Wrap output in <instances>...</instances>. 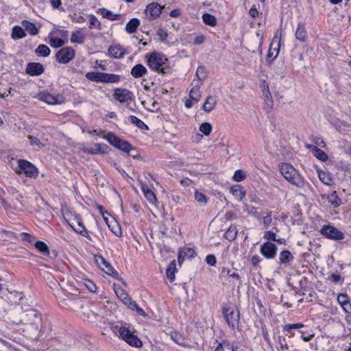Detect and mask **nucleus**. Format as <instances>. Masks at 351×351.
Returning <instances> with one entry per match:
<instances>
[{
  "label": "nucleus",
  "instance_id": "obj_1",
  "mask_svg": "<svg viewBox=\"0 0 351 351\" xmlns=\"http://www.w3.org/2000/svg\"><path fill=\"white\" fill-rule=\"evenodd\" d=\"M278 167L281 175L291 184L298 188H303L305 186L306 181L291 164L282 162L279 164Z\"/></svg>",
  "mask_w": 351,
  "mask_h": 351
},
{
  "label": "nucleus",
  "instance_id": "obj_2",
  "mask_svg": "<svg viewBox=\"0 0 351 351\" xmlns=\"http://www.w3.org/2000/svg\"><path fill=\"white\" fill-rule=\"evenodd\" d=\"M147 64L151 69L163 75L170 73L171 71L168 59L159 52H152L148 57Z\"/></svg>",
  "mask_w": 351,
  "mask_h": 351
},
{
  "label": "nucleus",
  "instance_id": "obj_3",
  "mask_svg": "<svg viewBox=\"0 0 351 351\" xmlns=\"http://www.w3.org/2000/svg\"><path fill=\"white\" fill-rule=\"evenodd\" d=\"M222 315L227 324L232 329L239 327L240 320L239 311L229 303L222 306Z\"/></svg>",
  "mask_w": 351,
  "mask_h": 351
},
{
  "label": "nucleus",
  "instance_id": "obj_4",
  "mask_svg": "<svg viewBox=\"0 0 351 351\" xmlns=\"http://www.w3.org/2000/svg\"><path fill=\"white\" fill-rule=\"evenodd\" d=\"M21 322L30 325L36 331H38L42 322L41 314L34 308L24 310L21 315Z\"/></svg>",
  "mask_w": 351,
  "mask_h": 351
},
{
  "label": "nucleus",
  "instance_id": "obj_5",
  "mask_svg": "<svg viewBox=\"0 0 351 351\" xmlns=\"http://www.w3.org/2000/svg\"><path fill=\"white\" fill-rule=\"evenodd\" d=\"M115 293L118 298L125 304L127 305L128 308L134 311L135 310L138 315L146 317L145 312L140 308L136 302L133 301L129 294L121 287L114 289Z\"/></svg>",
  "mask_w": 351,
  "mask_h": 351
},
{
  "label": "nucleus",
  "instance_id": "obj_6",
  "mask_svg": "<svg viewBox=\"0 0 351 351\" xmlns=\"http://www.w3.org/2000/svg\"><path fill=\"white\" fill-rule=\"evenodd\" d=\"M104 138L111 145L124 152L129 153L132 149V146L128 141L121 139L112 132L107 133Z\"/></svg>",
  "mask_w": 351,
  "mask_h": 351
},
{
  "label": "nucleus",
  "instance_id": "obj_7",
  "mask_svg": "<svg viewBox=\"0 0 351 351\" xmlns=\"http://www.w3.org/2000/svg\"><path fill=\"white\" fill-rule=\"evenodd\" d=\"M119 337L127 342L130 346L140 348L142 346V341L138 337L134 335L127 327L121 326L119 328Z\"/></svg>",
  "mask_w": 351,
  "mask_h": 351
},
{
  "label": "nucleus",
  "instance_id": "obj_8",
  "mask_svg": "<svg viewBox=\"0 0 351 351\" xmlns=\"http://www.w3.org/2000/svg\"><path fill=\"white\" fill-rule=\"evenodd\" d=\"M319 232L326 238L334 241H341L345 238V235L341 231L330 225H324Z\"/></svg>",
  "mask_w": 351,
  "mask_h": 351
},
{
  "label": "nucleus",
  "instance_id": "obj_9",
  "mask_svg": "<svg viewBox=\"0 0 351 351\" xmlns=\"http://www.w3.org/2000/svg\"><path fill=\"white\" fill-rule=\"evenodd\" d=\"M75 51L71 47L60 49L56 53V60L61 64L69 62L75 57Z\"/></svg>",
  "mask_w": 351,
  "mask_h": 351
},
{
  "label": "nucleus",
  "instance_id": "obj_10",
  "mask_svg": "<svg viewBox=\"0 0 351 351\" xmlns=\"http://www.w3.org/2000/svg\"><path fill=\"white\" fill-rule=\"evenodd\" d=\"M113 91V98L120 103L132 101L134 99L133 93L126 88H116Z\"/></svg>",
  "mask_w": 351,
  "mask_h": 351
},
{
  "label": "nucleus",
  "instance_id": "obj_11",
  "mask_svg": "<svg viewBox=\"0 0 351 351\" xmlns=\"http://www.w3.org/2000/svg\"><path fill=\"white\" fill-rule=\"evenodd\" d=\"M19 167L23 173L29 178H36L38 176V171L37 168L30 162L26 160H19Z\"/></svg>",
  "mask_w": 351,
  "mask_h": 351
},
{
  "label": "nucleus",
  "instance_id": "obj_12",
  "mask_svg": "<svg viewBox=\"0 0 351 351\" xmlns=\"http://www.w3.org/2000/svg\"><path fill=\"white\" fill-rule=\"evenodd\" d=\"M277 246L269 241L263 243L260 247L261 254L267 259H273L277 253Z\"/></svg>",
  "mask_w": 351,
  "mask_h": 351
},
{
  "label": "nucleus",
  "instance_id": "obj_13",
  "mask_svg": "<svg viewBox=\"0 0 351 351\" xmlns=\"http://www.w3.org/2000/svg\"><path fill=\"white\" fill-rule=\"evenodd\" d=\"M163 7L156 2L149 3L145 11L147 19L149 20L156 19L162 13Z\"/></svg>",
  "mask_w": 351,
  "mask_h": 351
},
{
  "label": "nucleus",
  "instance_id": "obj_14",
  "mask_svg": "<svg viewBox=\"0 0 351 351\" xmlns=\"http://www.w3.org/2000/svg\"><path fill=\"white\" fill-rule=\"evenodd\" d=\"M37 97L39 100L50 105L62 104L63 97L61 95L54 96L47 92H41L38 94Z\"/></svg>",
  "mask_w": 351,
  "mask_h": 351
},
{
  "label": "nucleus",
  "instance_id": "obj_15",
  "mask_svg": "<svg viewBox=\"0 0 351 351\" xmlns=\"http://www.w3.org/2000/svg\"><path fill=\"white\" fill-rule=\"evenodd\" d=\"M263 95L264 96V110L267 112H270L274 106V101L271 93L269 89V86L265 83V81L263 83Z\"/></svg>",
  "mask_w": 351,
  "mask_h": 351
},
{
  "label": "nucleus",
  "instance_id": "obj_16",
  "mask_svg": "<svg viewBox=\"0 0 351 351\" xmlns=\"http://www.w3.org/2000/svg\"><path fill=\"white\" fill-rule=\"evenodd\" d=\"M96 261L98 263L99 266H104L105 269H103L105 272L118 279L119 274L118 272L112 267V266L102 256H98L96 257Z\"/></svg>",
  "mask_w": 351,
  "mask_h": 351
},
{
  "label": "nucleus",
  "instance_id": "obj_17",
  "mask_svg": "<svg viewBox=\"0 0 351 351\" xmlns=\"http://www.w3.org/2000/svg\"><path fill=\"white\" fill-rule=\"evenodd\" d=\"M25 71L29 75L38 76L44 72V67L39 62H30L27 64Z\"/></svg>",
  "mask_w": 351,
  "mask_h": 351
},
{
  "label": "nucleus",
  "instance_id": "obj_18",
  "mask_svg": "<svg viewBox=\"0 0 351 351\" xmlns=\"http://www.w3.org/2000/svg\"><path fill=\"white\" fill-rule=\"evenodd\" d=\"M108 53L110 57L114 58H121L125 54V50L119 44L110 45L108 48Z\"/></svg>",
  "mask_w": 351,
  "mask_h": 351
},
{
  "label": "nucleus",
  "instance_id": "obj_19",
  "mask_svg": "<svg viewBox=\"0 0 351 351\" xmlns=\"http://www.w3.org/2000/svg\"><path fill=\"white\" fill-rule=\"evenodd\" d=\"M293 260V256L288 250H282L279 254V263L280 265L287 266Z\"/></svg>",
  "mask_w": 351,
  "mask_h": 351
},
{
  "label": "nucleus",
  "instance_id": "obj_20",
  "mask_svg": "<svg viewBox=\"0 0 351 351\" xmlns=\"http://www.w3.org/2000/svg\"><path fill=\"white\" fill-rule=\"evenodd\" d=\"M196 255L195 250L192 248L186 247L182 250H180L178 252V262L180 265L184 258H191Z\"/></svg>",
  "mask_w": 351,
  "mask_h": 351
},
{
  "label": "nucleus",
  "instance_id": "obj_21",
  "mask_svg": "<svg viewBox=\"0 0 351 351\" xmlns=\"http://www.w3.org/2000/svg\"><path fill=\"white\" fill-rule=\"evenodd\" d=\"M147 72V70L145 66L141 64H137L132 67L130 73L134 78H140L145 75Z\"/></svg>",
  "mask_w": 351,
  "mask_h": 351
},
{
  "label": "nucleus",
  "instance_id": "obj_22",
  "mask_svg": "<svg viewBox=\"0 0 351 351\" xmlns=\"http://www.w3.org/2000/svg\"><path fill=\"white\" fill-rule=\"evenodd\" d=\"M75 219L76 220L78 226L81 228V229H75L73 227V229L78 234H81L83 237H85L90 241L91 240V237L89 236L88 230H86L85 226L83 224L82 218L76 215L75 216Z\"/></svg>",
  "mask_w": 351,
  "mask_h": 351
},
{
  "label": "nucleus",
  "instance_id": "obj_23",
  "mask_svg": "<svg viewBox=\"0 0 351 351\" xmlns=\"http://www.w3.org/2000/svg\"><path fill=\"white\" fill-rule=\"evenodd\" d=\"M306 35L307 33L305 25L302 23H299L295 33V38L299 41L304 43L306 41Z\"/></svg>",
  "mask_w": 351,
  "mask_h": 351
},
{
  "label": "nucleus",
  "instance_id": "obj_24",
  "mask_svg": "<svg viewBox=\"0 0 351 351\" xmlns=\"http://www.w3.org/2000/svg\"><path fill=\"white\" fill-rule=\"evenodd\" d=\"M217 104V99L215 96H208L203 104V110L206 112H211Z\"/></svg>",
  "mask_w": 351,
  "mask_h": 351
},
{
  "label": "nucleus",
  "instance_id": "obj_25",
  "mask_svg": "<svg viewBox=\"0 0 351 351\" xmlns=\"http://www.w3.org/2000/svg\"><path fill=\"white\" fill-rule=\"evenodd\" d=\"M230 193L239 201L242 200L245 195V192L243 191L241 185H234L230 188Z\"/></svg>",
  "mask_w": 351,
  "mask_h": 351
},
{
  "label": "nucleus",
  "instance_id": "obj_26",
  "mask_svg": "<svg viewBox=\"0 0 351 351\" xmlns=\"http://www.w3.org/2000/svg\"><path fill=\"white\" fill-rule=\"evenodd\" d=\"M99 12L104 18L111 21L119 20L121 18V14H114L112 12L104 8L99 9Z\"/></svg>",
  "mask_w": 351,
  "mask_h": 351
},
{
  "label": "nucleus",
  "instance_id": "obj_27",
  "mask_svg": "<svg viewBox=\"0 0 351 351\" xmlns=\"http://www.w3.org/2000/svg\"><path fill=\"white\" fill-rule=\"evenodd\" d=\"M310 147H311V152L316 158L322 162H325L328 160V156L323 150L318 148L317 146H311Z\"/></svg>",
  "mask_w": 351,
  "mask_h": 351
},
{
  "label": "nucleus",
  "instance_id": "obj_28",
  "mask_svg": "<svg viewBox=\"0 0 351 351\" xmlns=\"http://www.w3.org/2000/svg\"><path fill=\"white\" fill-rule=\"evenodd\" d=\"M70 40L72 43L83 44L85 41V36L80 30H76L72 32Z\"/></svg>",
  "mask_w": 351,
  "mask_h": 351
},
{
  "label": "nucleus",
  "instance_id": "obj_29",
  "mask_svg": "<svg viewBox=\"0 0 351 351\" xmlns=\"http://www.w3.org/2000/svg\"><path fill=\"white\" fill-rule=\"evenodd\" d=\"M121 77L119 75L113 73H103V83H118L121 81Z\"/></svg>",
  "mask_w": 351,
  "mask_h": 351
},
{
  "label": "nucleus",
  "instance_id": "obj_30",
  "mask_svg": "<svg viewBox=\"0 0 351 351\" xmlns=\"http://www.w3.org/2000/svg\"><path fill=\"white\" fill-rule=\"evenodd\" d=\"M22 25L25 29L26 31L29 32V34L32 36H35L38 34V29L36 27V25L32 22L27 20H23L22 21Z\"/></svg>",
  "mask_w": 351,
  "mask_h": 351
},
{
  "label": "nucleus",
  "instance_id": "obj_31",
  "mask_svg": "<svg viewBox=\"0 0 351 351\" xmlns=\"http://www.w3.org/2000/svg\"><path fill=\"white\" fill-rule=\"evenodd\" d=\"M217 344L214 351H232L234 349L233 345L228 341H223L218 342L216 341Z\"/></svg>",
  "mask_w": 351,
  "mask_h": 351
},
{
  "label": "nucleus",
  "instance_id": "obj_32",
  "mask_svg": "<svg viewBox=\"0 0 351 351\" xmlns=\"http://www.w3.org/2000/svg\"><path fill=\"white\" fill-rule=\"evenodd\" d=\"M139 25H140V21L138 19H136V18L132 19L126 24L125 31L129 34L134 33L136 31Z\"/></svg>",
  "mask_w": 351,
  "mask_h": 351
},
{
  "label": "nucleus",
  "instance_id": "obj_33",
  "mask_svg": "<svg viewBox=\"0 0 351 351\" xmlns=\"http://www.w3.org/2000/svg\"><path fill=\"white\" fill-rule=\"evenodd\" d=\"M103 73L98 71L88 72L86 74V77L95 82H103Z\"/></svg>",
  "mask_w": 351,
  "mask_h": 351
},
{
  "label": "nucleus",
  "instance_id": "obj_34",
  "mask_svg": "<svg viewBox=\"0 0 351 351\" xmlns=\"http://www.w3.org/2000/svg\"><path fill=\"white\" fill-rule=\"evenodd\" d=\"M26 34L21 27L16 25L12 28L11 36L13 39H21L24 38Z\"/></svg>",
  "mask_w": 351,
  "mask_h": 351
},
{
  "label": "nucleus",
  "instance_id": "obj_35",
  "mask_svg": "<svg viewBox=\"0 0 351 351\" xmlns=\"http://www.w3.org/2000/svg\"><path fill=\"white\" fill-rule=\"evenodd\" d=\"M237 235V229L234 226H231L224 234V238L229 241H233L236 239Z\"/></svg>",
  "mask_w": 351,
  "mask_h": 351
},
{
  "label": "nucleus",
  "instance_id": "obj_36",
  "mask_svg": "<svg viewBox=\"0 0 351 351\" xmlns=\"http://www.w3.org/2000/svg\"><path fill=\"white\" fill-rule=\"evenodd\" d=\"M128 119L132 124L135 125L139 129L145 130H149L148 126L143 121H141V119L137 118L136 116L130 115L128 117Z\"/></svg>",
  "mask_w": 351,
  "mask_h": 351
},
{
  "label": "nucleus",
  "instance_id": "obj_37",
  "mask_svg": "<svg viewBox=\"0 0 351 351\" xmlns=\"http://www.w3.org/2000/svg\"><path fill=\"white\" fill-rule=\"evenodd\" d=\"M36 250L43 255L49 254V249L45 243L41 241H36L34 244Z\"/></svg>",
  "mask_w": 351,
  "mask_h": 351
},
{
  "label": "nucleus",
  "instance_id": "obj_38",
  "mask_svg": "<svg viewBox=\"0 0 351 351\" xmlns=\"http://www.w3.org/2000/svg\"><path fill=\"white\" fill-rule=\"evenodd\" d=\"M202 20L206 25H210L211 27H215L217 25L216 17L210 14H204L202 15Z\"/></svg>",
  "mask_w": 351,
  "mask_h": 351
},
{
  "label": "nucleus",
  "instance_id": "obj_39",
  "mask_svg": "<svg viewBox=\"0 0 351 351\" xmlns=\"http://www.w3.org/2000/svg\"><path fill=\"white\" fill-rule=\"evenodd\" d=\"M189 97L191 100L195 102L199 101L201 97L200 86L199 85L194 86L191 88L189 93Z\"/></svg>",
  "mask_w": 351,
  "mask_h": 351
},
{
  "label": "nucleus",
  "instance_id": "obj_40",
  "mask_svg": "<svg viewBox=\"0 0 351 351\" xmlns=\"http://www.w3.org/2000/svg\"><path fill=\"white\" fill-rule=\"evenodd\" d=\"M318 176L322 182H323L326 185H330L332 180L330 176V174L328 172L324 171H318Z\"/></svg>",
  "mask_w": 351,
  "mask_h": 351
},
{
  "label": "nucleus",
  "instance_id": "obj_41",
  "mask_svg": "<svg viewBox=\"0 0 351 351\" xmlns=\"http://www.w3.org/2000/svg\"><path fill=\"white\" fill-rule=\"evenodd\" d=\"M50 49L45 45H39L36 49L35 53L38 56L47 57L50 54Z\"/></svg>",
  "mask_w": 351,
  "mask_h": 351
},
{
  "label": "nucleus",
  "instance_id": "obj_42",
  "mask_svg": "<svg viewBox=\"0 0 351 351\" xmlns=\"http://www.w3.org/2000/svg\"><path fill=\"white\" fill-rule=\"evenodd\" d=\"M328 199L334 208H337L340 205L341 199L337 196L335 191L332 192L328 196Z\"/></svg>",
  "mask_w": 351,
  "mask_h": 351
},
{
  "label": "nucleus",
  "instance_id": "obj_43",
  "mask_svg": "<svg viewBox=\"0 0 351 351\" xmlns=\"http://www.w3.org/2000/svg\"><path fill=\"white\" fill-rule=\"evenodd\" d=\"M176 263L175 261H172L167 269V276L171 282L175 279Z\"/></svg>",
  "mask_w": 351,
  "mask_h": 351
},
{
  "label": "nucleus",
  "instance_id": "obj_44",
  "mask_svg": "<svg viewBox=\"0 0 351 351\" xmlns=\"http://www.w3.org/2000/svg\"><path fill=\"white\" fill-rule=\"evenodd\" d=\"M88 17H89V20H90L89 28L90 29H97L98 30H100L101 29V23L99 21L97 18L93 14L89 15Z\"/></svg>",
  "mask_w": 351,
  "mask_h": 351
},
{
  "label": "nucleus",
  "instance_id": "obj_45",
  "mask_svg": "<svg viewBox=\"0 0 351 351\" xmlns=\"http://www.w3.org/2000/svg\"><path fill=\"white\" fill-rule=\"evenodd\" d=\"M85 152L90 154H96L98 153H104V151L101 150V145L95 143L93 146L88 147L85 149Z\"/></svg>",
  "mask_w": 351,
  "mask_h": 351
},
{
  "label": "nucleus",
  "instance_id": "obj_46",
  "mask_svg": "<svg viewBox=\"0 0 351 351\" xmlns=\"http://www.w3.org/2000/svg\"><path fill=\"white\" fill-rule=\"evenodd\" d=\"M212 129L211 124L208 122L203 123L199 126V131L206 136H208L210 134Z\"/></svg>",
  "mask_w": 351,
  "mask_h": 351
},
{
  "label": "nucleus",
  "instance_id": "obj_47",
  "mask_svg": "<svg viewBox=\"0 0 351 351\" xmlns=\"http://www.w3.org/2000/svg\"><path fill=\"white\" fill-rule=\"evenodd\" d=\"M196 76L199 80L203 81L207 77V72L204 66H199L196 71Z\"/></svg>",
  "mask_w": 351,
  "mask_h": 351
},
{
  "label": "nucleus",
  "instance_id": "obj_48",
  "mask_svg": "<svg viewBox=\"0 0 351 351\" xmlns=\"http://www.w3.org/2000/svg\"><path fill=\"white\" fill-rule=\"evenodd\" d=\"M20 237H21V240H23V241H25L27 242V243L30 244V245H33L34 244V241H35V237L28 233H26V232H22L21 234H20Z\"/></svg>",
  "mask_w": 351,
  "mask_h": 351
},
{
  "label": "nucleus",
  "instance_id": "obj_49",
  "mask_svg": "<svg viewBox=\"0 0 351 351\" xmlns=\"http://www.w3.org/2000/svg\"><path fill=\"white\" fill-rule=\"evenodd\" d=\"M246 178V173L241 169L237 170L233 176V180L236 182H241Z\"/></svg>",
  "mask_w": 351,
  "mask_h": 351
},
{
  "label": "nucleus",
  "instance_id": "obj_50",
  "mask_svg": "<svg viewBox=\"0 0 351 351\" xmlns=\"http://www.w3.org/2000/svg\"><path fill=\"white\" fill-rule=\"evenodd\" d=\"M49 43L51 47L58 48V47H60L63 46L64 45V41L62 38L56 37V38H52L50 40Z\"/></svg>",
  "mask_w": 351,
  "mask_h": 351
},
{
  "label": "nucleus",
  "instance_id": "obj_51",
  "mask_svg": "<svg viewBox=\"0 0 351 351\" xmlns=\"http://www.w3.org/2000/svg\"><path fill=\"white\" fill-rule=\"evenodd\" d=\"M304 326L303 324L296 323V324H286L284 326L283 331L284 332H290L292 329H299Z\"/></svg>",
  "mask_w": 351,
  "mask_h": 351
},
{
  "label": "nucleus",
  "instance_id": "obj_52",
  "mask_svg": "<svg viewBox=\"0 0 351 351\" xmlns=\"http://www.w3.org/2000/svg\"><path fill=\"white\" fill-rule=\"evenodd\" d=\"M144 195L150 203L153 204L156 202V197L151 189H146Z\"/></svg>",
  "mask_w": 351,
  "mask_h": 351
},
{
  "label": "nucleus",
  "instance_id": "obj_53",
  "mask_svg": "<svg viewBox=\"0 0 351 351\" xmlns=\"http://www.w3.org/2000/svg\"><path fill=\"white\" fill-rule=\"evenodd\" d=\"M195 199L199 203L204 204H206L207 203V197L202 193L196 191L195 193Z\"/></svg>",
  "mask_w": 351,
  "mask_h": 351
},
{
  "label": "nucleus",
  "instance_id": "obj_54",
  "mask_svg": "<svg viewBox=\"0 0 351 351\" xmlns=\"http://www.w3.org/2000/svg\"><path fill=\"white\" fill-rule=\"evenodd\" d=\"M28 139L31 145H36L39 147H43L44 145L40 141V140L33 136H28Z\"/></svg>",
  "mask_w": 351,
  "mask_h": 351
},
{
  "label": "nucleus",
  "instance_id": "obj_55",
  "mask_svg": "<svg viewBox=\"0 0 351 351\" xmlns=\"http://www.w3.org/2000/svg\"><path fill=\"white\" fill-rule=\"evenodd\" d=\"M263 238L267 240V241H274L275 240H276V234L274 232L270 231V230L265 232Z\"/></svg>",
  "mask_w": 351,
  "mask_h": 351
},
{
  "label": "nucleus",
  "instance_id": "obj_56",
  "mask_svg": "<svg viewBox=\"0 0 351 351\" xmlns=\"http://www.w3.org/2000/svg\"><path fill=\"white\" fill-rule=\"evenodd\" d=\"M337 301H338L339 304L342 306L344 305V304L347 303L350 300L346 294L340 293L337 296Z\"/></svg>",
  "mask_w": 351,
  "mask_h": 351
},
{
  "label": "nucleus",
  "instance_id": "obj_57",
  "mask_svg": "<svg viewBox=\"0 0 351 351\" xmlns=\"http://www.w3.org/2000/svg\"><path fill=\"white\" fill-rule=\"evenodd\" d=\"M96 208L99 211L100 214L102 215L104 220L108 223V217L107 215H109V213L104 209V208L99 204L96 205Z\"/></svg>",
  "mask_w": 351,
  "mask_h": 351
},
{
  "label": "nucleus",
  "instance_id": "obj_58",
  "mask_svg": "<svg viewBox=\"0 0 351 351\" xmlns=\"http://www.w3.org/2000/svg\"><path fill=\"white\" fill-rule=\"evenodd\" d=\"M157 35L159 36L160 40L162 41H165L168 36L167 30L162 28H160L158 30Z\"/></svg>",
  "mask_w": 351,
  "mask_h": 351
},
{
  "label": "nucleus",
  "instance_id": "obj_59",
  "mask_svg": "<svg viewBox=\"0 0 351 351\" xmlns=\"http://www.w3.org/2000/svg\"><path fill=\"white\" fill-rule=\"evenodd\" d=\"M274 51H275V53H274V51L271 50V48L270 47L269 49V51H268V53H267V59H274L275 58L277 57V56L278 55V52H279V44H278V48L277 49H274Z\"/></svg>",
  "mask_w": 351,
  "mask_h": 351
},
{
  "label": "nucleus",
  "instance_id": "obj_60",
  "mask_svg": "<svg viewBox=\"0 0 351 351\" xmlns=\"http://www.w3.org/2000/svg\"><path fill=\"white\" fill-rule=\"evenodd\" d=\"M206 262L210 266H214L216 264V258L213 254H209L206 257Z\"/></svg>",
  "mask_w": 351,
  "mask_h": 351
},
{
  "label": "nucleus",
  "instance_id": "obj_61",
  "mask_svg": "<svg viewBox=\"0 0 351 351\" xmlns=\"http://www.w3.org/2000/svg\"><path fill=\"white\" fill-rule=\"evenodd\" d=\"M313 142L317 145V146H319L321 147H324L326 146V143L324 142V141L322 138H319V137H314L313 138Z\"/></svg>",
  "mask_w": 351,
  "mask_h": 351
},
{
  "label": "nucleus",
  "instance_id": "obj_62",
  "mask_svg": "<svg viewBox=\"0 0 351 351\" xmlns=\"http://www.w3.org/2000/svg\"><path fill=\"white\" fill-rule=\"evenodd\" d=\"M278 343L280 344V348L282 350H287L288 346L286 342V339L284 337L279 336L278 337Z\"/></svg>",
  "mask_w": 351,
  "mask_h": 351
},
{
  "label": "nucleus",
  "instance_id": "obj_63",
  "mask_svg": "<svg viewBox=\"0 0 351 351\" xmlns=\"http://www.w3.org/2000/svg\"><path fill=\"white\" fill-rule=\"evenodd\" d=\"M263 223L265 226L267 227L271 223V212L267 213V215L263 217Z\"/></svg>",
  "mask_w": 351,
  "mask_h": 351
},
{
  "label": "nucleus",
  "instance_id": "obj_64",
  "mask_svg": "<svg viewBox=\"0 0 351 351\" xmlns=\"http://www.w3.org/2000/svg\"><path fill=\"white\" fill-rule=\"evenodd\" d=\"M341 307L347 314L351 315V303L350 301L344 304Z\"/></svg>",
  "mask_w": 351,
  "mask_h": 351
}]
</instances>
